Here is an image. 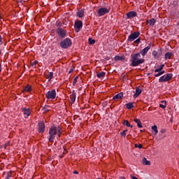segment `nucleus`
Returning a JSON list of instances; mask_svg holds the SVG:
<instances>
[{"label":"nucleus","instance_id":"nucleus-1","mask_svg":"<svg viewBox=\"0 0 179 179\" xmlns=\"http://www.w3.org/2000/svg\"><path fill=\"white\" fill-rule=\"evenodd\" d=\"M49 142H54L55 139V136H58V138H61V135H62V127L60 126H55V124H52L49 129Z\"/></svg>","mask_w":179,"mask_h":179},{"label":"nucleus","instance_id":"nucleus-2","mask_svg":"<svg viewBox=\"0 0 179 179\" xmlns=\"http://www.w3.org/2000/svg\"><path fill=\"white\" fill-rule=\"evenodd\" d=\"M131 66H138L145 62V59L141 58V53L131 55Z\"/></svg>","mask_w":179,"mask_h":179},{"label":"nucleus","instance_id":"nucleus-3","mask_svg":"<svg viewBox=\"0 0 179 179\" xmlns=\"http://www.w3.org/2000/svg\"><path fill=\"white\" fill-rule=\"evenodd\" d=\"M45 97L47 100H55V99H57V91L55 89L49 90L46 92Z\"/></svg>","mask_w":179,"mask_h":179},{"label":"nucleus","instance_id":"nucleus-4","mask_svg":"<svg viewBox=\"0 0 179 179\" xmlns=\"http://www.w3.org/2000/svg\"><path fill=\"white\" fill-rule=\"evenodd\" d=\"M71 45H72V41L68 38L60 43V47H62V48H68V47H71Z\"/></svg>","mask_w":179,"mask_h":179},{"label":"nucleus","instance_id":"nucleus-5","mask_svg":"<svg viewBox=\"0 0 179 179\" xmlns=\"http://www.w3.org/2000/svg\"><path fill=\"white\" fill-rule=\"evenodd\" d=\"M56 33L61 38H65L66 37V30L61 27H58L56 29Z\"/></svg>","mask_w":179,"mask_h":179},{"label":"nucleus","instance_id":"nucleus-6","mask_svg":"<svg viewBox=\"0 0 179 179\" xmlns=\"http://www.w3.org/2000/svg\"><path fill=\"white\" fill-rule=\"evenodd\" d=\"M171 79H173V74L168 73L166 75L161 76L159 79V82H169V80H171Z\"/></svg>","mask_w":179,"mask_h":179},{"label":"nucleus","instance_id":"nucleus-7","mask_svg":"<svg viewBox=\"0 0 179 179\" xmlns=\"http://www.w3.org/2000/svg\"><path fill=\"white\" fill-rule=\"evenodd\" d=\"M139 36H141V32L135 31L129 36L128 41H130V42L134 41V40H136V38H138Z\"/></svg>","mask_w":179,"mask_h":179},{"label":"nucleus","instance_id":"nucleus-8","mask_svg":"<svg viewBox=\"0 0 179 179\" xmlns=\"http://www.w3.org/2000/svg\"><path fill=\"white\" fill-rule=\"evenodd\" d=\"M74 27L76 33H79V31H80V29L83 27V22L80 20L76 21Z\"/></svg>","mask_w":179,"mask_h":179},{"label":"nucleus","instance_id":"nucleus-9","mask_svg":"<svg viewBox=\"0 0 179 179\" xmlns=\"http://www.w3.org/2000/svg\"><path fill=\"white\" fill-rule=\"evenodd\" d=\"M38 131L40 134H44V132H45V124L44 122H38Z\"/></svg>","mask_w":179,"mask_h":179},{"label":"nucleus","instance_id":"nucleus-10","mask_svg":"<svg viewBox=\"0 0 179 179\" xmlns=\"http://www.w3.org/2000/svg\"><path fill=\"white\" fill-rule=\"evenodd\" d=\"M110 12V10L107 9V8H101L98 10L99 16H104V15H107Z\"/></svg>","mask_w":179,"mask_h":179},{"label":"nucleus","instance_id":"nucleus-11","mask_svg":"<svg viewBox=\"0 0 179 179\" xmlns=\"http://www.w3.org/2000/svg\"><path fill=\"white\" fill-rule=\"evenodd\" d=\"M150 47H152V45H149L148 46H147L146 48H145L144 49H143L140 54H141V55L143 57H145V55H146V54H148V51H149L150 50Z\"/></svg>","mask_w":179,"mask_h":179},{"label":"nucleus","instance_id":"nucleus-12","mask_svg":"<svg viewBox=\"0 0 179 179\" xmlns=\"http://www.w3.org/2000/svg\"><path fill=\"white\" fill-rule=\"evenodd\" d=\"M70 99L72 104H73V103H75L76 100V92H75V90H73L71 94L70 95Z\"/></svg>","mask_w":179,"mask_h":179},{"label":"nucleus","instance_id":"nucleus-13","mask_svg":"<svg viewBox=\"0 0 179 179\" xmlns=\"http://www.w3.org/2000/svg\"><path fill=\"white\" fill-rule=\"evenodd\" d=\"M136 13L135 11H130L127 13V16L128 19H132L133 17H135L136 16Z\"/></svg>","mask_w":179,"mask_h":179},{"label":"nucleus","instance_id":"nucleus-14","mask_svg":"<svg viewBox=\"0 0 179 179\" xmlns=\"http://www.w3.org/2000/svg\"><path fill=\"white\" fill-rule=\"evenodd\" d=\"M156 24V19L152 18L150 20H147V24H149L150 27L155 26Z\"/></svg>","mask_w":179,"mask_h":179},{"label":"nucleus","instance_id":"nucleus-15","mask_svg":"<svg viewBox=\"0 0 179 179\" xmlns=\"http://www.w3.org/2000/svg\"><path fill=\"white\" fill-rule=\"evenodd\" d=\"M122 97H124V93L120 92L113 96V100L115 101L117 100H120V99H122Z\"/></svg>","mask_w":179,"mask_h":179},{"label":"nucleus","instance_id":"nucleus-16","mask_svg":"<svg viewBox=\"0 0 179 179\" xmlns=\"http://www.w3.org/2000/svg\"><path fill=\"white\" fill-rule=\"evenodd\" d=\"M22 112L24 113V115H25V117H29L31 114L30 113V108H22Z\"/></svg>","mask_w":179,"mask_h":179},{"label":"nucleus","instance_id":"nucleus-17","mask_svg":"<svg viewBox=\"0 0 179 179\" xmlns=\"http://www.w3.org/2000/svg\"><path fill=\"white\" fill-rule=\"evenodd\" d=\"M134 122L137 124V127L138 128H143V126L142 125V122H141L140 119L135 118L134 119Z\"/></svg>","mask_w":179,"mask_h":179},{"label":"nucleus","instance_id":"nucleus-18","mask_svg":"<svg viewBox=\"0 0 179 179\" xmlns=\"http://www.w3.org/2000/svg\"><path fill=\"white\" fill-rule=\"evenodd\" d=\"M142 93V90L139 89V87H137L136 88V93L134 95V99H136L140 94Z\"/></svg>","mask_w":179,"mask_h":179},{"label":"nucleus","instance_id":"nucleus-19","mask_svg":"<svg viewBox=\"0 0 179 179\" xmlns=\"http://www.w3.org/2000/svg\"><path fill=\"white\" fill-rule=\"evenodd\" d=\"M45 78H46V79H48V82H50L51 80V79H52V78H54V73L50 72L48 74L45 75Z\"/></svg>","mask_w":179,"mask_h":179},{"label":"nucleus","instance_id":"nucleus-20","mask_svg":"<svg viewBox=\"0 0 179 179\" xmlns=\"http://www.w3.org/2000/svg\"><path fill=\"white\" fill-rule=\"evenodd\" d=\"M77 16H78V17H83V16H85V10H78L77 11Z\"/></svg>","mask_w":179,"mask_h":179},{"label":"nucleus","instance_id":"nucleus-21","mask_svg":"<svg viewBox=\"0 0 179 179\" xmlns=\"http://www.w3.org/2000/svg\"><path fill=\"white\" fill-rule=\"evenodd\" d=\"M152 57H154L155 59H159V58H160V55H159V53L156 50L152 51Z\"/></svg>","mask_w":179,"mask_h":179},{"label":"nucleus","instance_id":"nucleus-22","mask_svg":"<svg viewBox=\"0 0 179 179\" xmlns=\"http://www.w3.org/2000/svg\"><path fill=\"white\" fill-rule=\"evenodd\" d=\"M115 61H124L125 60V56H118L116 55L114 58Z\"/></svg>","mask_w":179,"mask_h":179},{"label":"nucleus","instance_id":"nucleus-23","mask_svg":"<svg viewBox=\"0 0 179 179\" xmlns=\"http://www.w3.org/2000/svg\"><path fill=\"white\" fill-rule=\"evenodd\" d=\"M126 107L127 110H132V108H134L135 106H134L133 102H130V103H126Z\"/></svg>","mask_w":179,"mask_h":179},{"label":"nucleus","instance_id":"nucleus-24","mask_svg":"<svg viewBox=\"0 0 179 179\" xmlns=\"http://www.w3.org/2000/svg\"><path fill=\"white\" fill-rule=\"evenodd\" d=\"M152 131H153V135L159 134V130H157V126L155 125L151 127Z\"/></svg>","mask_w":179,"mask_h":179},{"label":"nucleus","instance_id":"nucleus-25","mask_svg":"<svg viewBox=\"0 0 179 179\" xmlns=\"http://www.w3.org/2000/svg\"><path fill=\"white\" fill-rule=\"evenodd\" d=\"M161 103H162L159 104V107L164 110L167 106V102L166 101H162Z\"/></svg>","mask_w":179,"mask_h":179},{"label":"nucleus","instance_id":"nucleus-26","mask_svg":"<svg viewBox=\"0 0 179 179\" xmlns=\"http://www.w3.org/2000/svg\"><path fill=\"white\" fill-rule=\"evenodd\" d=\"M123 125H124L125 127H129V128L134 127V126H132L131 124L129 123L128 120H124Z\"/></svg>","mask_w":179,"mask_h":179},{"label":"nucleus","instance_id":"nucleus-27","mask_svg":"<svg viewBox=\"0 0 179 179\" xmlns=\"http://www.w3.org/2000/svg\"><path fill=\"white\" fill-rule=\"evenodd\" d=\"M32 89H31V85H27L25 87L24 91V92H27L28 93H30V92H31Z\"/></svg>","mask_w":179,"mask_h":179},{"label":"nucleus","instance_id":"nucleus-28","mask_svg":"<svg viewBox=\"0 0 179 179\" xmlns=\"http://www.w3.org/2000/svg\"><path fill=\"white\" fill-rule=\"evenodd\" d=\"M96 76H97V78H99V79L101 78H104V76H106V72L102 71V72L98 73L96 74Z\"/></svg>","mask_w":179,"mask_h":179},{"label":"nucleus","instance_id":"nucleus-29","mask_svg":"<svg viewBox=\"0 0 179 179\" xmlns=\"http://www.w3.org/2000/svg\"><path fill=\"white\" fill-rule=\"evenodd\" d=\"M143 164H144V166H150V162L148 161L145 157H144L143 158Z\"/></svg>","mask_w":179,"mask_h":179},{"label":"nucleus","instance_id":"nucleus-30","mask_svg":"<svg viewBox=\"0 0 179 179\" xmlns=\"http://www.w3.org/2000/svg\"><path fill=\"white\" fill-rule=\"evenodd\" d=\"M173 57V53L172 52H166L165 54V59H170Z\"/></svg>","mask_w":179,"mask_h":179},{"label":"nucleus","instance_id":"nucleus-31","mask_svg":"<svg viewBox=\"0 0 179 179\" xmlns=\"http://www.w3.org/2000/svg\"><path fill=\"white\" fill-rule=\"evenodd\" d=\"M163 68H164V64L160 65L158 69L155 70V73L160 72V71H163Z\"/></svg>","mask_w":179,"mask_h":179},{"label":"nucleus","instance_id":"nucleus-32","mask_svg":"<svg viewBox=\"0 0 179 179\" xmlns=\"http://www.w3.org/2000/svg\"><path fill=\"white\" fill-rule=\"evenodd\" d=\"M50 106H45L43 107L42 110H43L44 113H48V111H50Z\"/></svg>","mask_w":179,"mask_h":179},{"label":"nucleus","instance_id":"nucleus-33","mask_svg":"<svg viewBox=\"0 0 179 179\" xmlns=\"http://www.w3.org/2000/svg\"><path fill=\"white\" fill-rule=\"evenodd\" d=\"M127 132H128V129L124 130L123 131L120 132V135L125 138V136H127Z\"/></svg>","mask_w":179,"mask_h":179},{"label":"nucleus","instance_id":"nucleus-34","mask_svg":"<svg viewBox=\"0 0 179 179\" xmlns=\"http://www.w3.org/2000/svg\"><path fill=\"white\" fill-rule=\"evenodd\" d=\"M88 42H89V44H94L96 43V40H94L92 38H90L88 39Z\"/></svg>","mask_w":179,"mask_h":179},{"label":"nucleus","instance_id":"nucleus-35","mask_svg":"<svg viewBox=\"0 0 179 179\" xmlns=\"http://www.w3.org/2000/svg\"><path fill=\"white\" fill-rule=\"evenodd\" d=\"M135 148H138V149H142L143 148V145L142 144H135Z\"/></svg>","mask_w":179,"mask_h":179},{"label":"nucleus","instance_id":"nucleus-36","mask_svg":"<svg viewBox=\"0 0 179 179\" xmlns=\"http://www.w3.org/2000/svg\"><path fill=\"white\" fill-rule=\"evenodd\" d=\"M78 77H76L74 79H73V86H75V85H76L77 82H78Z\"/></svg>","mask_w":179,"mask_h":179},{"label":"nucleus","instance_id":"nucleus-37","mask_svg":"<svg viewBox=\"0 0 179 179\" xmlns=\"http://www.w3.org/2000/svg\"><path fill=\"white\" fill-rule=\"evenodd\" d=\"M38 64V62H37V61H34V62H31V65L32 66H36V65Z\"/></svg>","mask_w":179,"mask_h":179},{"label":"nucleus","instance_id":"nucleus-38","mask_svg":"<svg viewBox=\"0 0 179 179\" xmlns=\"http://www.w3.org/2000/svg\"><path fill=\"white\" fill-rule=\"evenodd\" d=\"M10 177H12V172H8L6 179H10Z\"/></svg>","mask_w":179,"mask_h":179},{"label":"nucleus","instance_id":"nucleus-39","mask_svg":"<svg viewBox=\"0 0 179 179\" xmlns=\"http://www.w3.org/2000/svg\"><path fill=\"white\" fill-rule=\"evenodd\" d=\"M139 43H141V38H137L134 43V44H139Z\"/></svg>","mask_w":179,"mask_h":179},{"label":"nucleus","instance_id":"nucleus-40","mask_svg":"<svg viewBox=\"0 0 179 179\" xmlns=\"http://www.w3.org/2000/svg\"><path fill=\"white\" fill-rule=\"evenodd\" d=\"M155 78H158V76H162V73L160 71L158 72V73L155 74Z\"/></svg>","mask_w":179,"mask_h":179},{"label":"nucleus","instance_id":"nucleus-41","mask_svg":"<svg viewBox=\"0 0 179 179\" xmlns=\"http://www.w3.org/2000/svg\"><path fill=\"white\" fill-rule=\"evenodd\" d=\"M2 36L0 35V45H2Z\"/></svg>","mask_w":179,"mask_h":179},{"label":"nucleus","instance_id":"nucleus-42","mask_svg":"<svg viewBox=\"0 0 179 179\" xmlns=\"http://www.w3.org/2000/svg\"><path fill=\"white\" fill-rule=\"evenodd\" d=\"M176 30L177 31H179V23L176 25Z\"/></svg>","mask_w":179,"mask_h":179},{"label":"nucleus","instance_id":"nucleus-43","mask_svg":"<svg viewBox=\"0 0 179 179\" xmlns=\"http://www.w3.org/2000/svg\"><path fill=\"white\" fill-rule=\"evenodd\" d=\"M64 150V155H66V153H68V151L65 150V148H63Z\"/></svg>","mask_w":179,"mask_h":179},{"label":"nucleus","instance_id":"nucleus-44","mask_svg":"<svg viewBox=\"0 0 179 179\" xmlns=\"http://www.w3.org/2000/svg\"><path fill=\"white\" fill-rule=\"evenodd\" d=\"M166 132V129H163L161 130L162 134H164Z\"/></svg>","mask_w":179,"mask_h":179},{"label":"nucleus","instance_id":"nucleus-45","mask_svg":"<svg viewBox=\"0 0 179 179\" xmlns=\"http://www.w3.org/2000/svg\"><path fill=\"white\" fill-rule=\"evenodd\" d=\"M72 72H73V69H70V71H69V73H72Z\"/></svg>","mask_w":179,"mask_h":179},{"label":"nucleus","instance_id":"nucleus-46","mask_svg":"<svg viewBox=\"0 0 179 179\" xmlns=\"http://www.w3.org/2000/svg\"><path fill=\"white\" fill-rule=\"evenodd\" d=\"M73 174H79V173L78 172V171H73Z\"/></svg>","mask_w":179,"mask_h":179},{"label":"nucleus","instance_id":"nucleus-47","mask_svg":"<svg viewBox=\"0 0 179 179\" xmlns=\"http://www.w3.org/2000/svg\"><path fill=\"white\" fill-rule=\"evenodd\" d=\"M161 73V75H163L164 73H165V71H159Z\"/></svg>","mask_w":179,"mask_h":179},{"label":"nucleus","instance_id":"nucleus-48","mask_svg":"<svg viewBox=\"0 0 179 179\" xmlns=\"http://www.w3.org/2000/svg\"><path fill=\"white\" fill-rule=\"evenodd\" d=\"M119 179H126V178L124 176H121V177L119 178Z\"/></svg>","mask_w":179,"mask_h":179},{"label":"nucleus","instance_id":"nucleus-49","mask_svg":"<svg viewBox=\"0 0 179 179\" xmlns=\"http://www.w3.org/2000/svg\"><path fill=\"white\" fill-rule=\"evenodd\" d=\"M1 72H2V67H1V66L0 64V73H1Z\"/></svg>","mask_w":179,"mask_h":179},{"label":"nucleus","instance_id":"nucleus-50","mask_svg":"<svg viewBox=\"0 0 179 179\" xmlns=\"http://www.w3.org/2000/svg\"><path fill=\"white\" fill-rule=\"evenodd\" d=\"M97 179H100V178H97Z\"/></svg>","mask_w":179,"mask_h":179}]
</instances>
